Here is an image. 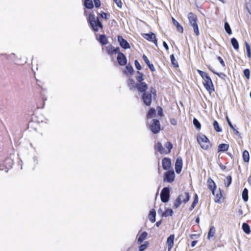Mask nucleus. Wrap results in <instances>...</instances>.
<instances>
[{"label":"nucleus","instance_id":"412c9836","mask_svg":"<svg viewBox=\"0 0 251 251\" xmlns=\"http://www.w3.org/2000/svg\"><path fill=\"white\" fill-rule=\"evenodd\" d=\"M148 233L147 232L144 231L142 232L138 238L137 243L141 244L147 237Z\"/></svg>","mask_w":251,"mask_h":251},{"label":"nucleus","instance_id":"1a4fd4ad","mask_svg":"<svg viewBox=\"0 0 251 251\" xmlns=\"http://www.w3.org/2000/svg\"><path fill=\"white\" fill-rule=\"evenodd\" d=\"M143 37L148 41L153 42L154 44L157 46V41L156 39L155 35L151 32V33H144L142 34Z\"/></svg>","mask_w":251,"mask_h":251},{"label":"nucleus","instance_id":"8fccbe9b","mask_svg":"<svg viewBox=\"0 0 251 251\" xmlns=\"http://www.w3.org/2000/svg\"><path fill=\"white\" fill-rule=\"evenodd\" d=\"M116 3L117 6L119 8H121L122 6V3L121 0H113Z\"/></svg>","mask_w":251,"mask_h":251},{"label":"nucleus","instance_id":"0eeeda50","mask_svg":"<svg viewBox=\"0 0 251 251\" xmlns=\"http://www.w3.org/2000/svg\"><path fill=\"white\" fill-rule=\"evenodd\" d=\"M152 121V123L150 126V129L153 134H156L160 130L159 121L157 119H153Z\"/></svg>","mask_w":251,"mask_h":251},{"label":"nucleus","instance_id":"774afa93","mask_svg":"<svg viewBox=\"0 0 251 251\" xmlns=\"http://www.w3.org/2000/svg\"><path fill=\"white\" fill-rule=\"evenodd\" d=\"M161 223V220L157 222L156 223V226H157V227L159 226L160 225Z\"/></svg>","mask_w":251,"mask_h":251},{"label":"nucleus","instance_id":"a878e982","mask_svg":"<svg viewBox=\"0 0 251 251\" xmlns=\"http://www.w3.org/2000/svg\"><path fill=\"white\" fill-rule=\"evenodd\" d=\"M216 229L214 226H211L209 231L208 233L207 238L208 240H210L211 237H214L215 234Z\"/></svg>","mask_w":251,"mask_h":251},{"label":"nucleus","instance_id":"5701e85b","mask_svg":"<svg viewBox=\"0 0 251 251\" xmlns=\"http://www.w3.org/2000/svg\"><path fill=\"white\" fill-rule=\"evenodd\" d=\"M172 21L174 25L176 26L177 30L179 32L182 33L183 29L182 26L179 24V23L176 21L174 18L172 17Z\"/></svg>","mask_w":251,"mask_h":251},{"label":"nucleus","instance_id":"4be33fe9","mask_svg":"<svg viewBox=\"0 0 251 251\" xmlns=\"http://www.w3.org/2000/svg\"><path fill=\"white\" fill-rule=\"evenodd\" d=\"M137 75L136 76V83H140L144 82V74L139 72L137 71L136 72Z\"/></svg>","mask_w":251,"mask_h":251},{"label":"nucleus","instance_id":"b1692460","mask_svg":"<svg viewBox=\"0 0 251 251\" xmlns=\"http://www.w3.org/2000/svg\"><path fill=\"white\" fill-rule=\"evenodd\" d=\"M156 211L154 209H152L150 211L149 213V219L152 222L154 223L155 221Z\"/></svg>","mask_w":251,"mask_h":251},{"label":"nucleus","instance_id":"39448f33","mask_svg":"<svg viewBox=\"0 0 251 251\" xmlns=\"http://www.w3.org/2000/svg\"><path fill=\"white\" fill-rule=\"evenodd\" d=\"M197 141L201 148L204 150L208 149L210 146V142L204 135L198 136Z\"/></svg>","mask_w":251,"mask_h":251},{"label":"nucleus","instance_id":"4c0bfd02","mask_svg":"<svg viewBox=\"0 0 251 251\" xmlns=\"http://www.w3.org/2000/svg\"><path fill=\"white\" fill-rule=\"evenodd\" d=\"M174 213V212L172 209H167L164 213V216L168 217L172 216Z\"/></svg>","mask_w":251,"mask_h":251},{"label":"nucleus","instance_id":"f704fd0d","mask_svg":"<svg viewBox=\"0 0 251 251\" xmlns=\"http://www.w3.org/2000/svg\"><path fill=\"white\" fill-rule=\"evenodd\" d=\"M156 149L160 153H164V148L160 142H158L156 145Z\"/></svg>","mask_w":251,"mask_h":251},{"label":"nucleus","instance_id":"a19ab883","mask_svg":"<svg viewBox=\"0 0 251 251\" xmlns=\"http://www.w3.org/2000/svg\"><path fill=\"white\" fill-rule=\"evenodd\" d=\"M245 46H246V50H247V56H248V57L249 58H251V52L250 46L249 44L247 42H246Z\"/></svg>","mask_w":251,"mask_h":251},{"label":"nucleus","instance_id":"cd10ccee","mask_svg":"<svg viewBox=\"0 0 251 251\" xmlns=\"http://www.w3.org/2000/svg\"><path fill=\"white\" fill-rule=\"evenodd\" d=\"M84 5L88 9H92L94 7L93 2L91 0H85Z\"/></svg>","mask_w":251,"mask_h":251},{"label":"nucleus","instance_id":"c85d7f7f","mask_svg":"<svg viewBox=\"0 0 251 251\" xmlns=\"http://www.w3.org/2000/svg\"><path fill=\"white\" fill-rule=\"evenodd\" d=\"M231 43L233 47V48L235 50H238L239 49V44L237 40L235 38H232L231 39Z\"/></svg>","mask_w":251,"mask_h":251},{"label":"nucleus","instance_id":"052dcab7","mask_svg":"<svg viewBox=\"0 0 251 251\" xmlns=\"http://www.w3.org/2000/svg\"><path fill=\"white\" fill-rule=\"evenodd\" d=\"M163 45L164 47L165 48V49L166 50H168L169 47H168L167 44L165 41H163Z\"/></svg>","mask_w":251,"mask_h":251},{"label":"nucleus","instance_id":"c9c22d12","mask_svg":"<svg viewBox=\"0 0 251 251\" xmlns=\"http://www.w3.org/2000/svg\"><path fill=\"white\" fill-rule=\"evenodd\" d=\"M232 181V177L230 176H228L225 180V186L228 187L231 184Z\"/></svg>","mask_w":251,"mask_h":251},{"label":"nucleus","instance_id":"49530a36","mask_svg":"<svg viewBox=\"0 0 251 251\" xmlns=\"http://www.w3.org/2000/svg\"><path fill=\"white\" fill-rule=\"evenodd\" d=\"M165 146L168 149V152H170L171 149L173 148V144L170 142H167Z\"/></svg>","mask_w":251,"mask_h":251},{"label":"nucleus","instance_id":"603ef678","mask_svg":"<svg viewBox=\"0 0 251 251\" xmlns=\"http://www.w3.org/2000/svg\"><path fill=\"white\" fill-rule=\"evenodd\" d=\"M217 59L218 60V61L220 62V64L223 66V67H225V63H224V61L223 60V59L220 57V56H218L217 57Z\"/></svg>","mask_w":251,"mask_h":251},{"label":"nucleus","instance_id":"ea45409f","mask_svg":"<svg viewBox=\"0 0 251 251\" xmlns=\"http://www.w3.org/2000/svg\"><path fill=\"white\" fill-rule=\"evenodd\" d=\"M155 109L153 108H151L147 114L148 118L149 119V118H152V117L153 116V115L155 114Z\"/></svg>","mask_w":251,"mask_h":251},{"label":"nucleus","instance_id":"473e14b6","mask_svg":"<svg viewBox=\"0 0 251 251\" xmlns=\"http://www.w3.org/2000/svg\"><path fill=\"white\" fill-rule=\"evenodd\" d=\"M170 58H171V63L172 64V65L175 67H178V63H177V61H176V59L175 57V56L173 54H172V55H171L170 56Z\"/></svg>","mask_w":251,"mask_h":251},{"label":"nucleus","instance_id":"7c9ffc66","mask_svg":"<svg viewBox=\"0 0 251 251\" xmlns=\"http://www.w3.org/2000/svg\"><path fill=\"white\" fill-rule=\"evenodd\" d=\"M242 197L243 200L245 201H248V199H249L248 190L246 188L244 189V190L242 192Z\"/></svg>","mask_w":251,"mask_h":251},{"label":"nucleus","instance_id":"423d86ee","mask_svg":"<svg viewBox=\"0 0 251 251\" xmlns=\"http://www.w3.org/2000/svg\"><path fill=\"white\" fill-rule=\"evenodd\" d=\"M170 189L168 187H164L160 193V198L162 202L166 203L170 199Z\"/></svg>","mask_w":251,"mask_h":251},{"label":"nucleus","instance_id":"3c124183","mask_svg":"<svg viewBox=\"0 0 251 251\" xmlns=\"http://www.w3.org/2000/svg\"><path fill=\"white\" fill-rule=\"evenodd\" d=\"M113 54L119 53L120 52V48L119 47L114 48L113 47Z\"/></svg>","mask_w":251,"mask_h":251},{"label":"nucleus","instance_id":"bb28decb","mask_svg":"<svg viewBox=\"0 0 251 251\" xmlns=\"http://www.w3.org/2000/svg\"><path fill=\"white\" fill-rule=\"evenodd\" d=\"M242 228L245 233L249 234L251 232L250 227L247 223H243Z\"/></svg>","mask_w":251,"mask_h":251},{"label":"nucleus","instance_id":"393cba45","mask_svg":"<svg viewBox=\"0 0 251 251\" xmlns=\"http://www.w3.org/2000/svg\"><path fill=\"white\" fill-rule=\"evenodd\" d=\"M229 148V145L226 144H221L218 146V152L226 151Z\"/></svg>","mask_w":251,"mask_h":251},{"label":"nucleus","instance_id":"2f4dec72","mask_svg":"<svg viewBox=\"0 0 251 251\" xmlns=\"http://www.w3.org/2000/svg\"><path fill=\"white\" fill-rule=\"evenodd\" d=\"M99 41L102 45H106L107 43V39L105 35H100L99 38Z\"/></svg>","mask_w":251,"mask_h":251},{"label":"nucleus","instance_id":"5fc2aeb1","mask_svg":"<svg viewBox=\"0 0 251 251\" xmlns=\"http://www.w3.org/2000/svg\"><path fill=\"white\" fill-rule=\"evenodd\" d=\"M226 120H227V122L228 123V124L229 125V126L233 129V130H235V128H234L233 125H232L231 122L230 121L229 119H228V118L227 117H226Z\"/></svg>","mask_w":251,"mask_h":251},{"label":"nucleus","instance_id":"6ab92c4d","mask_svg":"<svg viewBox=\"0 0 251 251\" xmlns=\"http://www.w3.org/2000/svg\"><path fill=\"white\" fill-rule=\"evenodd\" d=\"M127 86L130 90H134L136 87V82L132 78H129L127 81Z\"/></svg>","mask_w":251,"mask_h":251},{"label":"nucleus","instance_id":"79ce46f5","mask_svg":"<svg viewBox=\"0 0 251 251\" xmlns=\"http://www.w3.org/2000/svg\"><path fill=\"white\" fill-rule=\"evenodd\" d=\"M222 197V194L221 193V191L220 190V192L219 193L217 194L216 195V198L215 199V201L216 202H221V199Z\"/></svg>","mask_w":251,"mask_h":251},{"label":"nucleus","instance_id":"e2e57ef3","mask_svg":"<svg viewBox=\"0 0 251 251\" xmlns=\"http://www.w3.org/2000/svg\"><path fill=\"white\" fill-rule=\"evenodd\" d=\"M197 243V241H193L191 243V246L192 247H194L195 246V245H196Z\"/></svg>","mask_w":251,"mask_h":251},{"label":"nucleus","instance_id":"72a5a7b5","mask_svg":"<svg viewBox=\"0 0 251 251\" xmlns=\"http://www.w3.org/2000/svg\"><path fill=\"white\" fill-rule=\"evenodd\" d=\"M224 27L226 31L229 35H231L232 34V30L230 28V25L227 22H226L225 23Z\"/></svg>","mask_w":251,"mask_h":251},{"label":"nucleus","instance_id":"9b49d317","mask_svg":"<svg viewBox=\"0 0 251 251\" xmlns=\"http://www.w3.org/2000/svg\"><path fill=\"white\" fill-rule=\"evenodd\" d=\"M118 41L120 45L125 49H129L130 45L126 40H125L121 36H118Z\"/></svg>","mask_w":251,"mask_h":251},{"label":"nucleus","instance_id":"f8f14e48","mask_svg":"<svg viewBox=\"0 0 251 251\" xmlns=\"http://www.w3.org/2000/svg\"><path fill=\"white\" fill-rule=\"evenodd\" d=\"M136 88L138 91L143 93L147 92L146 90L148 89V85L145 82L136 83Z\"/></svg>","mask_w":251,"mask_h":251},{"label":"nucleus","instance_id":"9d476101","mask_svg":"<svg viewBox=\"0 0 251 251\" xmlns=\"http://www.w3.org/2000/svg\"><path fill=\"white\" fill-rule=\"evenodd\" d=\"M182 167V159L181 157H178L176 158L175 163V170L177 174H179Z\"/></svg>","mask_w":251,"mask_h":251},{"label":"nucleus","instance_id":"a18cd8bd","mask_svg":"<svg viewBox=\"0 0 251 251\" xmlns=\"http://www.w3.org/2000/svg\"><path fill=\"white\" fill-rule=\"evenodd\" d=\"M244 75L245 76V77L249 79L250 77V71L249 69H246L244 70Z\"/></svg>","mask_w":251,"mask_h":251},{"label":"nucleus","instance_id":"e433bc0d","mask_svg":"<svg viewBox=\"0 0 251 251\" xmlns=\"http://www.w3.org/2000/svg\"><path fill=\"white\" fill-rule=\"evenodd\" d=\"M213 126H214V128L215 130L217 132H221L222 129L220 127L218 123L216 121H214L213 124Z\"/></svg>","mask_w":251,"mask_h":251},{"label":"nucleus","instance_id":"c756f323","mask_svg":"<svg viewBox=\"0 0 251 251\" xmlns=\"http://www.w3.org/2000/svg\"><path fill=\"white\" fill-rule=\"evenodd\" d=\"M243 159L244 162H248L250 159V155L249 152L245 150L243 151L242 154Z\"/></svg>","mask_w":251,"mask_h":251},{"label":"nucleus","instance_id":"f3484780","mask_svg":"<svg viewBox=\"0 0 251 251\" xmlns=\"http://www.w3.org/2000/svg\"><path fill=\"white\" fill-rule=\"evenodd\" d=\"M178 197L181 201L182 202H184L185 203L189 201L190 198L189 193L187 192H184L183 194L180 195Z\"/></svg>","mask_w":251,"mask_h":251},{"label":"nucleus","instance_id":"13d9d810","mask_svg":"<svg viewBox=\"0 0 251 251\" xmlns=\"http://www.w3.org/2000/svg\"><path fill=\"white\" fill-rule=\"evenodd\" d=\"M214 74H217L221 78H223L225 76V75L223 73H220V74H219V73H216L215 72H214L213 71H212Z\"/></svg>","mask_w":251,"mask_h":251},{"label":"nucleus","instance_id":"dca6fc26","mask_svg":"<svg viewBox=\"0 0 251 251\" xmlns=\"http://www.w3.org/2000/svg\"><path fill=\"white\" fill-rule=\"evenodd\" d=\"M174 239L175 235L174 234L170 235V236L167 238V244L168 246V251H170L172 249L174 245Z\"/></svg>","mask_w":251,"mask_h":251},{"label":"nucleus","instance_id":"0e129e2a","mask_svg":"<svg viewBox=\"0 0 251 251\" xmlns=\"http://www.w3.org/2000/svg\"><path fill=\"white\" fill-rule=\"evenodd\" d=\"M195 206H196V205L192 203V204H191V206H190V207L189 208V210L190 211L193 210V209L195 208Z\"/></svg>","mask_w":251,"mask_h":251},{"label":"nucleus","instance_id":"6e6552de","mask_svg":"<svg viewBox=\"0 0 251 251\" xmlns=\"http://www.w3.org/2000/svg\"><path fill=\"white\" fill-rule=\"evenodd\" d=\"M175 176V174L173 171H167L164 174V180L169 183H171L174 181Z\"/></svg>","mask_w":251,"mask_h":251},{"label":"nucleus","instance_id":"2eb2a0df","mask_svg":"<svg viewBox=\"0 0 251 251\" xmlns=\"http://www.w3.org/2000/svg\"><path fill=\"white\" fill-rule=\"evenodd\" d=\"M207 183L209 189L211 191L212 194L214 196L215 190L217 187L215 183L211 178H209L207 180Z\"/></svg>","mask_w":251,"mask_h":251},{"label":"nucleus","instance_id":"864d4df0","mask_svg":"<svg viewBox=\"0 0 251 251\" xmlns=\"http://www.w3.org/2000/svg\"><path fill=\"white\" fill-rule=\"evenodd\" d=\"M94 4L96 7H99L100 5V0H94Z\"/></svg>","mask_w":251,"mask_h":251},{"label":"nucleus","instance_id":"ddd939ff","mask_svg":"<svg viewBox=\"0 0 251 251\" xmlns=\"http://www.w3.org/2000/svg\"><path fill=\"white\" fill-rule=\"evenodd\" d=\"M117 61L119 65L123 66L126 63V58L125 54L122 52H119L117 56Z\"/></svg>","mask_w":251,"mask_h":251},{"label":"nucleus","instance_id":"f03ea898","mask_svg":"<svg viewBox=\"0 0 251 251\" xmlns=\"http://www.w3.org/2000/svg\"><path fill=\"white\" fill-rule=\"evenodd\" d=\"M152 95L153 97H156V90L152 87L150 89L149 91L144 92L142 94V100L144 103L147 106H150L152 101Z\"/></svg>","mask_w":251,"mask_h":251},{"label":"nucleus","instance_id":"aec40b11","mask_svg":"<svg viewBox=\"0 0 251 251\" xmlns=\"http://www.w3.org/2000/svg\"><path fill=\"white\" fill-rule=\"evenodd\" d=\"M123 72L125 74L128 75H129L132 74L133 72H134V69L132 66L130 64H128L126 66V70Z\"/></svg>","mask_w":251,"mask_h":251},{"label":"nucleus","instance_id":"680f3d73","mask_svg":"<svg viewBox=\"0 0 251 251\" xmlns=\"http://www.w3.org/2000/svg\"><path fill=\"white\" fill-rule=\"evenodd\" d=\"M238 213H239V215L240 216H242L243 215V212L242 211V209L240 208L238 209Z\"/></svg>","mask_w":251,"mask_h":251},{"label":"nucleus","instance_id":"20e7f679","mask_svg":"<svg viewBox=\"0 0 251 251\" xmlns=\"http://www.w3.org/2000/svg\"><path fill=\"white\" fill-rule=\"evenodd\" d=\"M90 24L95 31H98L99 28H102V24L99 21L98 17L96 18L94 15L90 14L89 16Z\"/></svg>","mask_w":251,"mask_h":251},{"label":"nucleus","instance_id":"338daca9","mask_svg":"<svg viewBox=\"0 0 251 251\" xmlns=\"http://www.w3.org/2000/svg\"><path fill=\"white\" fill-rule=\"evenodd\" d=\"M101 17H102L103 18H105V19H106V18L107 14H106V13H102L101 14Z\"/></svg>","mask_w":251,"mask_h":251},{"label":"nucleus","instance_id":"f257e3e1","mask_svg":"<svg viewBox=\"0 0 251 251\" xmlns=\"http://www.w3.org/2000/svg\"><path fill=\"white\" fill-rule=\"evenodd\" d=\"M198 72L204 80L203 83L204 87L210 94L212 92L214 91V85L211 78L206 72L199 70H198Z\"/></svg>","mask_w":251,"mask_h":251},{"label":"nucleus","instance_id":"c03bdc74","mask_svg":"<svg viewBox=\"0 0 251 251\" xmlns=\"http://www.w3.org/2000/svg\"><path fill=\"white\" fill-rule=\"evenodd\" d=\"M149 243L148 242H145L144 244L141 245L139 247V251H144L147 248Z\"/></svg>","mask_w":251,"mask_h":251},{"label":"nucleus","instance_id":"58836bf2","mask_svg":"<svg viewBox=\"0 0 251 251\" xmlns=\"http://www.w3.org/2000/svg\"><path fill=\"white\" fill-rule=\"evenodd\" d=\"M193 123L197 129H200L201 128V124L196 118H194Z\"/></svg>","mask_w":251,"mask_h":251},{"label":"nucleus","instance_id":"37998d69","mask_svg":"<svg viewBox=\"0 0 251 251\" xmlns=\"http://www.w3.org/2000/svg\"><path fill=\"white\" fill-rule=\"evenodd\" d=\"M181 203V201L180 200L179 198H178V197H177V198L176 199L175 202L174 207L176 208H177L180 206Z\"/></svg>","mask_w":251,"mask_h":251},{"label":"nucleus","instance_id":"09e8293b","mask_svg":"<svg viewBox=\"0 0 251 251\" xmlns=\"http://www.w3.org/2000/svg\"><path fill=\"white\" fill-rule=\"evenodd\" d=\"M134 64H135V66L136 68L138 70H141L142 69V67L140 65V63H139V62L137 60H135Z\"/></svg>","mask_w":251,"mask_h":251},{"label":"nucleus","instance_id":"6e6d98bb","mask_svg":"<svg viewBox=\"0 0 251 251\" xmlns=\"http://www.w3.org/2000/svg\"><path fill=\"white\" fill-rule=\"evenodd\" d=\"M198 202V197L197 194H195V198L194 200V201L193 202V203L196 205V204Z\"/></svg>","mask_w":251,"mask_h":251},{"label":"nucleus","instance_id":"a211bd4d","mask_svg":"<svg viewBox=\"0 0 251 251\" xmlns=\"http://www.w3.org/2000/svg\"><path fill=\"white\" fill-rule=\"evenodd\" d=\"M143 59L144 61H145V62L146 63V64L148 66V67H149L150 69L152 72L154 71H155V68H154L153 65L150 63L149 59L148 58V57H147V56L146 55L144 54L143 55Z\"/></svg>","mask_w":251,"mask_h":251},{"label":"nucleus","instance_id":"de8ad7c7","mask_svg":"<svg viewBox=\"0 0 251 251\" xmlns=\"http://www.w3.org/2000/svg\"><path fill=\"white\" fill-rule=\"evenodd\" d=\"M106 50L108 54H113V46H109L106 47Z\"/></svg>","mask_w":251,"mask_h":251},{"label":"nucleus","instance_id":"bf43d9fd","mask_svg":"<svg viewBox=\"0 0 251 251\" xmlns=\"http://www.w3.org/2000/svg\"><path fill=\"white\" fill-rule=\"evenodd\" d=\"M158 213L160 215H161V216H164V212H163L162 209L160 208L158 210Z\"/></svg>","mask_w":251,"mask_h":251},{"label":"nucleus","instance_id":"4d7b16f0","mask_svg":"<svg viewBox=\"0 0 251 251\" xmlns=\"http://www.w3.org/2000/svg\"><path fill=\"white\" fill-rule=\"evenodd\" d=\"M158 115L160 116L163 115L162 109L161 107H159L158 108Z\"/></svg>","mask_w":251,"mask_h":251},{"label":"nucleus","instance_id":"69168bd1","mask_svg":"<svg viewBox=\"0 0 251 251\" xmlns=\"http://www.w3.org/2000/svg\"><path fill=\"white\" fill-rule=\"evenodd\" d=\"M220 168H221L222 170H225V169H226V166H225V165H222V164H221V165H220Z\"/></svg>","mask_w":251,"mask_h":251},{"label":"nucleus","instance_id":"7ed1b4c3","mask_svg":"<svg viewBox=\"0 0 251 251\" xmlns=\"http://www.w3.org/2000/svg\"><path fill=\"white\" fill-rule=\"evenodd\" d=\"M188 19L189 20V24L193 28L194 33L197 36H199L200 33L197 24L198 19L197 15L190 12L188 14Z\"/></svg>","mask_w":251,"mask_h":251},{"label":"nucleus","instance_id":"4468645a","mask_svg":"<svg viewBox=\"0 0 251 251\" xmlns=\"http://www.w3.org/2000/svg\"><path fill=\"white\" fill-rule=\"evenodd\" d=\"M162 167L165 170H168L171 166V160L169 158L165 157L162 160Z\"/></svg>","mask_w":251,"mask_h":251}]
</instances>
